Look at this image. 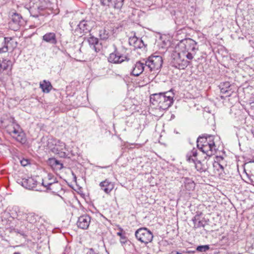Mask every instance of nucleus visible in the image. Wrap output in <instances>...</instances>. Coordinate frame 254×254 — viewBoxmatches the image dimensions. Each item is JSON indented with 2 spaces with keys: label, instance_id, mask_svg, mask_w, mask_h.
I'll return each instance as SVG.
<instances>
[{
  "label": "nucleus",
  "instance_id": "9d476101",
  "mask_svg": "<svg viewBox=\"0 0 254 254\" xmlns=\"http://www.w3.org/2000/svg\"><path fill=\"white\" fill-rule=\"evenodd\" d=\"M184 57L182 53H179L174 55L172 64L173 66L179 69H185L189 64V62L187 60L182 59V58Z\"/></svg>",
  "mask_w": 254,
  "mask_h": 254
},
{
  "label": "nucleus",
  "instance_id": "c9c22d12",
  "mask_svg": "<svg viewBox=\"0 0 254 254\" xmlns=\"http://www.w3.org/2000/svg\"><path fill=\"white\" fill-rule=\"evenodd\" d=\"M53 178H56L55 177L54 175H53L51 174H49L48 175L47 178H45V180H43V181H46V182H50V181H53Z\"/></svg>",
  "mask_w": 254,
  "mask_h": 254
},
{
  "label": "nucleus",
  "instance_id": "ddd939ff",
  "mask_svg": "<svg viewBox=\"0 0 254 254\" xmlns=\"http://www.w3.org/2000/svg\"><path fill=\"white\" fill-rule=\"evenodd\" d=\"M22 20L21 15L17 13H14L12 15L11 21L9 23V27L14 31H17L22 24Z\"/></svg>",
  "mask_w": 254,
  "mask_h": 254
},
{
  "label": "nucleus",
  "instance_id": "39448f33",
  "mask_svg": "<svg viewBox=\"0 0 254 254\" xmlns=\"http://www.w3.org/2000/svg\"><path fill=\"white\" fill-rule=\"evenodd\" d=\"M12 122L6 127L7 132L17 141L24 143L26 141L24 133L22 131L19 125L16 124L13 119Z\"/></svg>",
  "mask_w": 254,
  "mask_h": 254
},
{
  "label": "nucleus",
  "instance_id": "4c0bfd02",
  "mask_svg": "<svg viewBox=\"0 0 254 254\" xmlns=\"http://www.w3.org/2000/svg\"><path fill=\"white\" fill-rule=\"evenodd\" d=\"M20 163L22 166H26L29 164V161L27 159H23L20 161Z\"/></svg>",
  "mask_w": 254,
  "mask_h": 254
},
{
  "label": "nucleus",
  "instance_id": "e433bc0d",
  "mask_svg": "<svg viewBox=\"0 0 254 254\" xmlns=\"http://www.w3.org/2000/svg\"><path fill=\"white\" fill-rule=\"evenodd\" d=\"M100 2L103 5L110 6V4H111L112 0H100Z\"/></svg>",
  "mask_w": 254,
  "mask_h": 254
},
{
  "label": "nucleus",
  "instance_id": "1a4fd4ad",
  "mask_svg": "<svg viewBox=\"0 0 254 254\" xmlns=\"http://www.w3.org/2000/svg\"><path fill=\"white\" fill-rule=\"evenodd\" d=\"M64 143L55 138H49L47 140V147L53 153L58 154L62 148L64 146Z\"/></svg>",
  "mask_w": 254,
  "mask_h": 254
},
{
  "label": "nucleus",
  "instance_id": "c03bdc74",
  "mask_svg": "<svg viewBox=\"0 0 254 254\" xmlns=\"http://www.w3.org/2000/svg\"><path fill=\"white\" fill-rule=\"evenodd\" d=\"M13 254H20L19 252H15Z\"/></svg>",
  "mask_w": 254,
  "mask_h": 254
},
{
  "label": "nucleus",
  "instance_id": "79ce46f5",
  "mask_svg": "<svg viewBox=\"0 0 254 254\" xmlns=\"http://www.w3.org/2000/svg\"><path fill=\"white\" fill-rule=\"evenodd\" d=\"M170 254H181L177 251H173V252H172V253Z\"/></svg>",
  "mask_w": 254,
  "mask_h": 254
},
{
  "label": "nucleus",
  "instance_id": "393cba45",
  "mask_svg": "<svg viewBox=\"0 0 254 254\" xmlns=\"http://www.w3.org/2000/svg\"><path fill=\"white\" fill-rule=\"evenodd\" d=\"M60 157L62 158H70L71 156L73 155V153L71 151H69L68 148L64 144V148H62L61 151L59 152L58 154Z\"/></svg>",
  "mask_w": 254,
  "mask_h": 254
},
{
  "label": "nucleus",
  "instance_id": "72a5a7b5",
  "mask_svg": "<svg viewBox=\"0 0 254 254\" xmlns=\"http://www.w3.org/2000/svg\"><path fill=\"white\" fill-rule=\"evenodd\" d=\"M209 249L208 245L199 246L196 248V250L200 252H205Z\"/></svg>",
  "mask_w": 254,
  "mask_h": 254
},
{
  "label": "nucleus",
  "instance_id": "c756f323",
  "mask_svg": "<svg viewBox=\"0 0 254 254\" xmlns=\"http://www.w3.org/2000/svg\"><path fill=\"white\" fill-rule=\"evenodd\" d=\"M1 66V70H2L8 69L9 68L11 69L12 66L11 62L10 60H4L2 62Z\"/></svg>",
  "mask_w": 254,
  "mask_h": 254
},
{
  "label": "nucleus",
  "instance_id": "58836bf2",
  "mask_svg": "<svg viewBox=\"0 0 254 254\" xmlns=\"http://www.w3.org/2000/svg\"><path fill=\"white\" fill-rule=\"evenodd\" d=\"M47 8V6L46 5H39L37 6V8L39 10V12L43 11Z\"/></svg>",
  "mask_w": 254,
  "mask_h": 254
},
{
  "label": "nucleus",
  "instance_id": "423d86ee",
  "mask_svg": "<svg viewBox=\"0 0 254 254\" xmlns=\"http://www.w3.org/2000/svg\"><path fill=\"white\" fill-rule=\"evenodd\" d=\"M13 210L15 212V214L13 212L11 213L13 217L18 220H25L31 224L35 223L37 221L38 216L34 213L25 212L24 210H20L17 206L13 207Z\"/></svg>",
  "mask_w": 254,
  "mask_h": 254
},
{
  "label": "nucleus",
  "instance_id": "473e14b6",
  "mask_svg": "<svg viewBox=\"0 0 254 254\" xmlns=\"http://www.w3.org/2000/svg\"><path fill=\"white\" fill-rule=\"evenodd\" d=\"M142 42V40L138 39L136 37H134L132 38L129 39V43L130 44H133L134 47H140V45L139 44H137V43H140Z\"/></svg>",
  "mask_w": 254,
  "mask_h": 254
},
{
  "label": "nucleus",
  "instance_id": "de8ad7c7",
  "mask_svg": "<svg viewBox=\"0 0 254 254\" xmlns=\"http://www.w3.org/2000/svg\"><path fill=\"white\" fill-rule=\"evenodd\" d=\"M72 175H74V179H76V176H75V175H74V174H72Z\"/></svg>",
  "mask_w": 254,
  "mask_h": 254
},
{
  "label": "nucleus",
  "instance_id": "cd10ccee",
  "mask_svg": "<svg viewBox=\"0 0 254 254\" xmlns=\"http://www.w3.org/2000/svg\"><path fill=\"white\" fill-rule=\"evenodd\" d=\"M125 0H112L111 5L117 10H120L122 7Z\"/></svg>",
  "mask_w": 254,
  "mask_h": 254
},
{
  "label": "nucleus",
  "instance_id": "37998d69",
  "mask_svg": "<svg viewBox=\"0 0 254 254\" xmlns=\"http://www.w3.org/2000/svg\"><path fill=\"white\" fill-rule=\"evenodd\" d=\"M252 134H253V136L254 137V129L252 130Z\"/></svg>",
  "mask_w": 254,
  "mask_h": 254
},
{
  "label": "nucleus",
  "instance_id": "412c9836",
  "mask_svg": "<svg viewBox=\"0 0 254 254\" xmlns=\"http://www.w3.org/2000/svg\"><path fill=\"white\" fill-rule=\"evenodd\" d=\"M211 142H214L213 136L209 135L207 137L200 136L197 140V147L199 148L201 147V145L207 146L210 144Z\"/></svg>",
  "mask_w": 254,
  "mask_h": 254
},
{
  "label": "nucleus",
  "instance_id": "4468645a",
  "mask_svg": "<svg viewBox=\"0 0 254 254\" xmlns=\"http://www.w3.org/2000/svg\"><path fill=\"white\" fill-rule=\"evenodd\" d=\"M144 69H146L145 62L143 61L137 62L132 66L130 74L135 76H139Z\"/></svg>",
  "mask_w": 254,
  "mask_h": 254
},
{
  "label": "nucleus",
  "instance_id": "4be33fe9",
  "mask_svg": "<svg viewBox=\"0 0 254 254\" xmlns=\"http://www.w3.org/2000/svg\"><path fill=\"white\" fill-rule=\"evenodd\" d=\"M90 24L91 22L87 20L80 21L78 25V28L80 31V33H87L89 32L91 29Z\"/></svg>",
  "mask_w": 254,
  "mask_h": 254
},
{
  "label": "nucleus",
  "instance_id": "7ed1b4c3",
  "mask_svg": "<svg viewBox=\"0 0 254 254\" xmlns=\"http://www.w3.org/2000/svg\"><path fill=\"white\" fill-rule=\"evenodd\" d=\"M197 149L193 148L191 151L188 152L186 155L187 161L190 163H193L195 164V167L197 171L199 172H204L208 169V165L205 159L202 161L197 160Z\"/></svg>",
  "mask_w": 254,
  "mask_h": 254
},
{
  "label": "nucleus",
  "instance_id": "2eb2a0df",
  "mask_svg": "<svg viewBox=\"0 0 254 254\" xmlns=\"http://www.w3.org/2000/svg\"><path fill=\"white\" fill-rule=\"evenodd\" d=\"M91 222V217L88 215H83L78 218L77 225L78 228L86 230L89 226Z\"/></svg>",
  "mask_w": 254,
  "mask_h": 254
},
{
  "label": "nucleus",
  "instance_id": "aec40b11",
  "mask_svg": "<svg viewBox=\"0 0 254 254\" xmlns=\"http://www.w3.org/2000/svg\"><path fill=\"white\" fill-rule=\"evenodd\" d=\"M42 40L46 42L53 45H56L57 43L56 35L54 32L47 33L43 36Z\"/></svg>",
  "mask_w": 254,
  "mask_h": 254
},
{
  "label": "nucleus",
  "instance_id": "9b49d317",
  "mask_svg": "<svg viewBox=\"0 0 254 254\" xmlns=\"http://www.w3.org/2000/svg\"><path fill=\"white\" fill-rule=\"evenodd\" d=\"M42 185L49 190L53 193H57L62 190V188L61 184L57 181V178H53V181L46 182L43 181L42 183Z\"/></svg>",
  "mask_w": 254,
  "mask_h": 254
},
{
  "label": "nucleus",
  "instance_id": "f704fd0d",
  "mask_svg": "<svg viewBox=\"0 0 254 254\" xmlns=\"http://www.w3.org/2000/svg\"><path fill=\"white\" fill-rule=\"evenodd\" d=\"M120 231L117 232V234L118 236L120 237V239L121 240V243H125L126 241V237L125 235L123 234L122 232L123 231V229L122 228H119Z\"/></svg>",
  "mask_w": 254,
  "mask_h": 254
},
{
  "label": "nucleus",
  "instance_id": "a211bd4d",
  "mask_svg": "<svg viewBox=\"0 0 254 254\" xmlns=\"http://www.w3.org/2000/svg\"><path fill=\"white\" fill-rule=\"evenodd\" d=\"M87 41L90 48L92 50H94L96 52H98L100 50L101 45L99 43L98 38L91 36L88 38Z\"/></svg>",
  "mask_w": 254,
  "mask_h": 254
},
{
  "label": "nucleus",
  "instance_id": "dca6fc26",
  "mask_svg": "<svg viewBox=\"0 0 254 254\" xmlns=\"http://www.w3.org/2000/svg\"><path fill=\"white\" fill-rule=\"evenodd\" d=\"M221 93L225 94L226 97L230 96L233 93L232 85L229 82L221 83L219 85Z\"/></svg>",
  "mask_w": 254,
  "mask_h": 254
},
{
  "label": "nucleus",
  "instance_id": "ea45409f",
  "mask_svg": "<svg viewBox=\"0 0 254 254\" xmlns=\"http://www.w3.org/2000/svg\"><path fill=\"white\" fill-rule=\"evenodd\" d=\"M86 254H99L98 253L96 252L93 249H90L86 253Z\"/></svg>",
  "mask_w": 254,
  "mask_h": 254
},
{
  "label": "nucleus",
  "instance_id": "f257e3e1",
  "mask_svg": "<svg viewBox=\"0 0 254 254\" xmlns=\"http://www.w3.org/2000/svg\"><path fill=\"white\" fill-rule=\"evenodd\" d=\"M174 93L171 91L153 94L150 96V101L160 109L166 110L174 102Z\"/></svg>",
  "mask_w": 254,
  "mask_h": 254
},
{
  "label": "nucleus",
  "instance_id": "2f4dec72",
  "mask_svg": "<svg viewBox=\"0 0 254 254\" xmlns=\"http://www.w3.org/2000/svg\"><path fill=\"white\" fill-rule=\"evenodd\" d=\"M99 36L101 39L106 40L109 37V32L105 29L99 31Z\"/></svg>",
  "mask_w": 254,
  "mask_h": 254
},
{
  "label": "nucleus",
  "instance_id": "f3484780",
  "mask_svg": "<svg viewBox=\"0 0 254 254\" xmlns=\"http://www.w3.org/2000/svg\"><path fill=\"white\" fill-rule=\"evenodd\" d=\"M22 186L29 190L36 188L37 182L32 178H28L27 179H23L21 181Z\"/></svg>",
  "mask_w": 254,
  "mask_h": 254
},
{
  "label": "nucleus",
  "instance_id": "f03ea898",
  "mask_svg": "<svg viewBox=\"0 0 254 254\" xmlns=\"http://www.w3.org/2000/svg\"><path fill=\"white\" fill-rule=\"evenodd\" d=\"M196 47V42L190 38L184 39L179 44L180 53L190 60L193 58L196 51L197 50Z\"/></svg>",
  "mask_w": 254,
  "mask_h": 254
},
{
  "label": "nucleus",
  "instance_id": "7c9ffc66",
  "mask_svg": "<svg viewBox=\"0 0 254 254\" xmlns=\"http://www.w3.org/2000/svg\"><path fill=\"white\" fill-rule=\"evenodd\" d=\"M34 5V2H33L31 0H25V2L24 3V7L29 10L30 12H31L32 11Z\"/></svg>",
  "mask_w": 254,
  "mask_h": 254
},
{
  "label": "nucleus",
  "instance_id": "0eeeda50",
  "mask_svg": "<svg viewBox=\"0 0 254 254\" xmlns=\"http://www.w3.org/2000/svg\"><path fill=\"white\" fill-rule=\"evenodd\" d=\"M135 236L138 241L145 245L150 243L153 238L152 233L145 227L138 229L135 232Z\"/></svg>",
  "mask_w": 254,
  "mask_h": 254
},
{
  "label": "nucleus",
  "instance_id": "5701e85b",
  "mask_svg": "<svg viewBox=\"0 0 254 254\" xmlns=\"http://www.w3.org/2000/svg\"><path fill=\"white\" fill-rule=\"evenodd\" d=\"M49 165L55 170H60L63 168V164L54 158H50L48 161Z\"/></svg>",
  "mask_w": 254,
  "mask_h": 254
},
{
  "label": "nucleus",
  "instance_id": "a878e982",
  "mask_svg": "<svg viewBox=\"0 0 254 254\" xmlns=\"http://www.w3.org/2000/svg\"><path fill=\"white\" fill-rule=\"evenodd\" d=\"M12 40L11 37H5L4 39L3 45L0 48V53H6L9 50L8 46L10 41Z\"/></svg>",
  "mask_w": 254,
  "mask_h": 254
},
{
  "label": "nucleus",
  "instance_id": "b1692460",
  "mask_svg": "<svg viewBox=\"0 0 254 254\" xmlns=\"http://www.w3.org/2000/svg\"><path fill=\"white\" fill-rule=\"evenodd\" d=\"M40 88L44 93H49L52 88L51 82L49 81L44 80L40 83Z\"/></svg>",
  "mask_w": 254,
  "mask_h": 254
},
{
  "label": "nucleus",
  "instance_id": "a19ab883",
  "mask_svg": "<svg viewBox=\"0 0 254 254\" xmlns=\"http://www.w3.org/2000/svg\"><path fill=\"white\" fill-rule=\"evenodd\" d=\"M244 172L246 174L247 176H248L249 181H250V183L254 186V181L253 180V179L251 178V176H249V175L246 172V170H244Z\"/></svg>",
  "mask_w": 254,
  "mask_h": 254
},
{
  "label": "nucleus",
  "instance_id": "49530a36",
  "mask_svg": "<svg viewBox=\"0 0 254 254\" xmlns=\"http://www.w3.org/2000/svg\"><path fill=\"white\" fill-rule=\"evenodd\" d=\"M1 70V64L0 63V70Z\"/></svg>",
  "mask_w": 254,
  "mask_h": 254
},
{
  "label": "nucleus",
  "instance_id": "bb28decb",
  "mask_svg": "<svg viewBox=\"0 0 254 254\" xmlns=\"http://www.w3.org/2000/svg\"><path fill=\"white\" fill-rule=\"evenodd\" d=\"M184 185L186 190H190L194 188V183L190 178H185L184 179Z\"/></svg>",
  "mask_w": 254,
  "mask_h": 254
},
{
  "label": "nucleus",
  "instance_id": "f8f14e48",
  "mask_svg": "<svg viewBox=\"0 0 254 254\" xmlns=\"http://www.w3.org/2000/svg\"><path fill=\"white\" fill-rule=\"evenodd\" d=\"M198 148L204 154H205L206 155L204 157L205 159H207V157H210L213 155L216 151L214 142H211L210 144L207 146L201 145V147Z\"/></svg>",
  "mask_w": 254,
  "mask_h": 254
},
{
  "label": "nucleus",
  "instance_id": "a18cd8bd",
  "mask_svg": "<svg viewBox=\"0 0 254 254\" xmlns=\"http://www.w3.org/2000/svg\"><path fill=\"white\" fill-rule=\"evenodd\" d=\"M219 166L222 169H223V167L222 165L219 164Z\"/></svg>",
  "mask_w": 254,
  "mask_h": 254
},
{
  "label": "nucleus",
  "instance_id": "20e7f679",
  "mask_svg": "<svg viewBox=\"0 0 254 254\" xmlns=\"http://www.w3.org/2000/svg\"><path fill=\"white\" fill-rule=\"evenodd\" d=\"M143 61L145 62L146 69H148L154 74L159 72L163 64L162 58L160 56L152 55L147 59H143Z\"/></svg>",
  "mask_w": 254,
  "mask_h": 254
},
{
  "label": "nucleus",
  "instance_id": "6e6552de",
  "mask_svg": "<svg viewBox=\"0 0 254 254\" xmlns=\"http://www.w3.org/2000/svg\"><path fill=\"white\" fill-rule=\"evenodd\" d=\"M124 50L115 49L114 52L110 54L108 57V61L115 64H120L128 60L124 52Z\"/></svg>",
  "mask_w": 254,
  "mask_h": 254
},
{
  "label": "nucleus",
  "instance_id": "c85d7f7f",
  "mask_svg": "<svg viewBox=\"0 0 254 254\" xmlns=\"http://www.w3.org/2000/svg\"><path fill=\"white\" fill-rule=\"evenodd\" d=\"M198 215H195L192 220L194 223V227L195 228L204 227L205 226V223L202 220H199L198 222H197V221L198 220Z\"/></svg>",
  "mask_w": 254,
  "mask_h": 254
},
{
  "label": "nucleus",
  "instance_id": "6ab92c4d",
  "mask_svg": "<svg viewBox=\"0 0 254 254\" xmlns=\"http://www.w3.org/2000/svg\"><path fill=\"white\" fill-rule=\"evenodd\" d=\"M99 186L101 189L107 194L109 193L114 188V184L107 179L101 182Z\"/></svg>",
  "mask_w": 254,
  "mask_h": 254
}]
</instances>
